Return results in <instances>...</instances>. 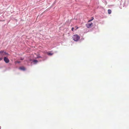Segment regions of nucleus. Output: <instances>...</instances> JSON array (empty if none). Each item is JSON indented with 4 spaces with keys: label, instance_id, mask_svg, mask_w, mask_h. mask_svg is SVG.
Returning <instances> with one entry per match:
<instances>
[{
    "label": "nucleus",
    "instance_id": "obj_1",
    "mask_svg": "<svg viewBox=\"0 0 129 129\" xmlns=\"http://www.w3.org/2000/svg\"><path fill=\"white\" fill-rule=\"evenodd\" d=\"M80 38V36L77 34L75 35L73 37V40L75 41H78Z\"/></svg>",
    "mask_w": 129,
    "mask_h": 129
},
{
    "label": "nucleus",
    "instance_id": "obj_2",
    "mask_svg": "<svg viewBox=\"0 0 129 129\" xmlns=\"http://www.w3.org/2000/svg\"><path fill=\"white\" fill-rule=\"evenodd\" d=\"M93 23L92 22H88L86 24V26L88 28H89L92 26Z\"/></svg>",
    "mask_w": 129,
    "mask_h": 129
},
{
    "label": "nucleus",
    "instance_id": "obj_3",
    "mask_svg": "<svg viewBox=\"0 0 129 129\" xmlns=\"http://www.w3.org/2000/svg\"><path fill=\"white\" fill-rule=\"evenodd\" d=\"M4 60L6 63H8L9 61V59L6 57H5L4 58Z\"/></svg>",
    "mask_w": 129,
    "mask_h": 129
},
{
    "label": "nucleus",
    "instance_id": "obj_4",
    "mask_svg": "<svg viewBox=\"0 0 129 129\" xmlns=\"http://www.w3.org/2000/svg\"><path fill=\"white\" fill-rule=\"evenodd\" d=\"M4 51H0V55H1L3 56L4 55Z\"/></svg>",
    "mask_w": 129,
    "mask_h": 129
},
{
    "label": "nucleus",
    "instance_id": "obj_5",
    "mask_svg": "<svg viewBox=\"0 0 129 129\" xmlns=\"http://www.w3.org/2000/svg\"><path fill=\"white\" fill-rule=\"evenodd\" d=\"M19 69L21 70H25V68L23 67H21L19 68Z\"/></svg>",
    "mask_w": 129,
    "mask_h": 129
},
{
    "label": "nucleus",
    "instance_id": "obj_6",
    "mask_svg": "<svg viewBox=\"0 0 129 129\" xmlns=\"http://www.w3.org/2000/svg\"><path fill=\"white\" fill-rule=\"evenodd\" d=\"M108 13L109 14H110L111 13V11L110 9H108Z\"/></svg>",
    "mask_w": 129,
    "mask_h": 129
},
{
    "label": "nucleus",
    "instance_id": "obj_7",
    "mask_svg": "<svg viewBox=\"0 0 129 129\" xmlns=\"http://www.w3.org/2000/svg\"><path fill=\"white\" fill-rule=\"evenodd\" d=\"M91 18H92V19H91L90 20H89L88 21V22H90L91 21L93 20L94 19V18L93 17H91Z\"/></svg>",
    "mask_w": 129,
    "mask_h": 129
},
{
    "label": "nucleus",
    "instance_id": "obj_8",
    "mask_svg": "<svg viewBox=\"0 0 129 129\" xmlns=\"http://www.w3.org/2000/svg\"><path fill=\"white\" fill-rule=\"evenodd\" d=\"M33 62H35L36 63L38 62V61L37 60H34L33 61Z\"/></svg>",
    "mask_w": 129,
    "mask_h": 129
},
{
    "label": "nucleus",
    "instance_id": "obj_9",
    "mask_svg": "<svg viewBox=\"0 0 129 129\" xmlns=\"http://www.w3.org/2000/svg\"><path fill=\"white\" fill-rule=\"evenodd\" d=\"M47 54L49 55H52L53 54L52 53H51L49 52V53H47Z\"/></svg>",
    "mask_w": 129,
    "mask_h": 129
},
{
    "label": "nucleus",
    "instance_id": "obj_10",
    "mask_svg": "<svg viewBox=\"0 0 129 129\" xmlns=\"http://www.w3.org/2000/svg\"><path fill=\"white\" fill-rule=\"evenodd\" d=\"M8 53H6V52H4V55H5V54H8Z\"/></svg>",
    "mask_w": 129,
    "mask_h": 129
},
{
    "label": "nucleus",
    "instance_id": "obj_11",
    "mask_svg": "<svg viewBox=\"0 0 129 129\" xmlns=\"http://www.w3.org/2000/svg\"><path fill=\"white\" fill-rule=\"evenodd\" d=\"M74 29V27H72L71 29V30L72 31H73Z\"/></svg>",
    "mask_w": 129,
    "mask_h": 129
},
{
    "label": "nucleus",
    "instance_id": "obj_12",
    "mask_svg": "<svg viewBox=\"0 0 129 129\" xmlns=\"http://www.w3.org/2000/svg\"><path fill=\"white\" fill-rule=\"evenodd\" d=\"M16 62L17 63H20V61H17Z\"/></svg>",
    "mask_w": 129,
    "mask_h": 129
},
{
    "label": "nucleus",
    "instance_id": "obj_13",
    "mask_svg": "<svg viewBox=\"0 0 129 129\" xmlns=\"http://www.w3.org/2000/svg\"><path fill=\"white\" fill-rule=\"evenodd\" d=\"M75 27L76 28V29H77L78 28V27L77 26H75Z\"/></svg>",
    "mask_w": 129,
    "mask_h": 129
},
{
    "label": "nucleus",
    "instance_id": "obj_14",
    "mask_svg": "<svg viewBox=\"0 0 129 129\" xmlns=\"http://www.w3.org/2000/svg\"><path fill=\"white\" fill-rule=\"evenodd\" d=\"M23 58H20V60H23Z\"/></svg>",
    "mask_w": 129,
    "mask_h": 129
},
{
    "label": "nucleus",
    "instance_id": "obj_15",
    "mask_svg": "<svg viewBox=\"0 0 129 129\" xmlns=\"http://www.w3.org/2000/svg\"><path fill=\"white\" fill-rule=\"evenodd\" d=\"M41 57V56H38V57H37V58H39Z\"/></svg>",
    "mask_w": 129,
    "mask_h": 129
},
{
    "label": "nucleus",
    "instance_id": "obj_16",
    "mask_svg": "<svg viewBox=\"0 0 129 129\" xmlns=\"http://www.w3.org/2000/svg\"><path fill=\"white\" fill-rule=\"evenodd\" d=\"M2 58H0V61L1 60H2Z\"/></svg>",
    "mask_w": 129,
    "mask_h": 129
},
{
    "label": "nucleus",
    "instance_id": "obj_17",
    "mask_svg": "<svg viewBox=\"0 0 129 129\" xmlns=\"http://www.w3.org/2000/svg\"><path fill=\"white\" fill-rule=\"evenodd\" d=\"M0 129H1V128H0Z\"/></svg>",
    "mask_w": 129,
    "mask_h": 129
}]
</instances>
